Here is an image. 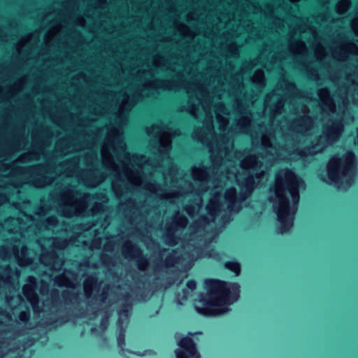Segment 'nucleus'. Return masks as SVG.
Returning <instances> with one entry per match:
<instances>
[{
  "label": "nucleus",
  "mask_w": 358,
  "mask_h": 358,
  "mask_svg": "<svg viewBox=\"0 0 358 358\" xmlns=\"http://www.w3.org/2000/svg\"><path fill=\"white\" fill-rule=\"evenodd\" d=\"M29 50H148L150 54V187H157V46H15Z\"/></svg>",
  "instance_id": "f257e3e1"
},
{
  "label": "nucleus",
  "mask_w": 358,
  "mask_h": 358,
  "mask_svg": "<svg viewBox=\"0 0 358 358\" xmlns=\"http://www.w3.org/2000/svg\"><path fill=\"white\" fill-rule=\"evenodd\" d=\"M204 292H200L195 300L194 310L200 315L213 317L228 310L229 306L237 302L241 296V285L218 278H208L203 281Z\"/></svg>",
  "instance_id": "f03ea898"
},
{
  "label": "nucleus",
  "mask_w": 358,
  "mask_h": 358,
  "mask_svg": "<svg viewBox=\"0 0 358 358\" xmlns=\"http://www.w3.org/2000/svg\"><path fill=\"white\" fill-rule=\"evenodd\" d=\"M356 157L352 151L347 152L343 158H334L327 168L326 182L339 187L343 182V178H346L345 184L351 183V176L355 173Z\"/></svg>",
  "instance_id": "7ed1b4c3"
},
{
  "label": "nucleus",
  "mask_w": 358,
  "mask_h": 358,
  "mask_svg": "<svg viewBox=\"0 0 358 358\" xmlns=\"http://www.w3.org/2000/svg\"><path fill=\"white\" fill-rule=\"evenodd\" d=\"M255 187L254 177L249 176L244 178L243 182L240 185L241 191L238 196L234 187L227 189L225 193V199L228 203V210L230 212H238L241 208V203L251 196Z\"/></svg>",
  "instance_id": "20e7f679"
},
{
  "label": "nucleus",
  "mask_w": 358,
  "mask_h": 358,
  "mask_svg": "<svg viewBox=\"0 0 358 358\" xmlns=\"http://www.w3.org/2000/svg\"><path fill=\"white\" fill-rule=\"evenodd\" d=\"M290 50L299 49V46H158V73L161 54L166 50Z\"/></svg>",
  "instance_id": "39448f33"
},
{
  "label": "nucleus",
  "mask_w": 358,
  "mask_h": 358,
  "mask_svg": "<svg viewBox=\"0 0 358 358\" xmlns=\"http://www.w3.org/2000/svg\"><path fill=\"white\" fill-rule=\"evenodd\" d=\"M195 333L188 332V335L178 340V349L175 350L176 358H201L196 343L192 338Z\"/></svg>",
  "instance_id": "423d86ee"
},
{
  "label": "nucleus",
  "mask_w": 358,
  "mask_h": 358,
  "mask_svg": "<svg viewBox=\"0 0 358 358\" xmlns=\"http://www.w3.org/2000/svg\"><path fill=\"white\" fill-rule=\"evenodd\" d=\"M159 13V6L158 5V14ZM158 45H299V43L294 42H241V43H215V42H165L159 34V23L158 22Z\"/></svg>",
  "instance_id": "0eeeda50"
},
{
  "label": "nucleus",
  "mask_w": 358,
  "mask_h": 358,
  "mask_svg": "<svg viewBox=\"0 0 358 358\" xmlns=\"http://www.w3.org/2000/svg\"><path fill=\"white\" fill-rule=\"evenodd\" d=\"M343 129V124L340 120L334 121L322 136V141H319L314 146L306 148V150L308 151V153L310 155H313L315 152H312L311 150L313 149L315 146L324 147L327 143L336 141L339 137Z\"/></svg>",
  "instance_id": "6e6552de"
},
{
  "label": "nucleus",
  "mask_w": 358,
  "mask_h": 358,
  "mask_svg": "<svg viewBox=\"0 0 358 358\" xmlns=\"http://www.w3.org/2000/svg\"><path fill=\"white\" fill-rule=\"evenodd\" d=\"M279 199V208L277 210L278 220L280 222L279 233L283 234L292 225V220L288 222L289 201L284 194H277Z\"/></svg>",
  "instance_id": "1a4fd4ad"
},
{
  "label": "nucleus",
  "mask_w": 358,
  "mask_h": 358,
  "mask_svg": "<svg viewBox=\"0 0 358 358\" xmlns=\"http://www.w3.org/2000/svg\"><path fill=\"white\" fill-rule=\"evenodd\" d=\"M285 178L287 181V189L294 202L297 203L299 200V192L298 180L294 172L288 168L283 170Z\"/></svg>",
  "instance_id": "9d476101"
},
{
  "label": "nucleus",
  "mask_w": 358,
  "mask_h": 358,
  "mask_svg": "<svg viewBox=\"0 0 358 358\" xmlns=\"http://www.w3.org/2000/svg\"><path fill=\"white\" fill-rule=\"evenodd\" d=\"M182 261V255L178 250H173L166 255L164 265L170 272L177 271Z\"/></svg>",
  "instance_id": "9b49d317"
},
{
  "label": "nucleus",
  "mask_w": 358,
  "mask_h": 358,
  "mask_svg": "<svg viewBox=\"0 0 358 358\" xmlns=\"http://www.w3.org/2000/svg\"><path fill=\"white\" fill-rule=\"evenodd\" d=\"M220 206V204L215 201H213L210 205L207 206L206 210L208 214L211 216L212 219H209L206 215H202L200 218L201 222L205 225H208L213 222V219L216 217L217 213L220 211L219 208Z\"/></svg>",
  "instance_id": "f8f14e48"
},
{
  "label": "nucleus",
  "mask_w": 358,
  "mask_h": 358,
  "mask_svg": "<svg viewBox=\"0 0 358 358\" xmlns=\"http://www.w3.org/2000/svg\"><path fill=\"white\" fill-rule=\"evenodd\" d=\"M187 224V219L182 215L178 213L173 217L172 222L167 227L175 231L183 229Z\"/></svg>",
  "instance_id": "ddd939ff"
},
{
  "label": "nucleus",
  "mask_w": 358,
  "mask_h": 358,
  "mask_svg": "<svg viewBox=\"0 0 358 358\" xmlns=\"http://www.w3.org/2000/svg\"><path fill=\"white\" fill-rule=\"evenodd\" d=\"M224 267L227 270L232 272L236 276L239 275L241 271V264L236 259L225 262Z\"/></svg>",
  "instance_id": "4468645a"
},
{
  "label": "nucleus",
  "mask_w": 358,
  "mask_h": 358,
  "mask_svg": "<svg viewBox=\"0 0 358 358\" xmlns=\"http://www.w3.org/2000/svg\"><path fill=\"white\" fill-rule=\"evenodd\" d=\"M176 231L171 229L167 227V233L165 236L164 242L170 247H174L177 245L178 241V237L176 235Z\"/></svg>",
  "instance_id": "2eb2a0df"
},
{
  "label": "nucleus",
  "mask_w": 358,
  "mask_h": 358,
  "mask_svg": "<svg viewBox=\"0 0 358 358\" xmlns=\"http://www.w3.org/2000/svg\"><path fill=\"white\" fill-rule=\"evenodd\" d=\"M98 285H99V283L97 282V278L94 276H91L85 280L84 291H85V296L87 298H90L91 296L92 287L93 286H96Z\"/></svg>",
  "instance_id": "dca6fc26"
},
{
  "label": "nucleus",
  "mask_w": 358,
  "mask_h": 358,
  "mask_svg": "<svg viewBox=\"0 0 358 358\" xmlns=\"http://www.w3.org/2000/svg\"><path fill=\"white\" fill-rule=\"evenodd\" d=\"M117 345L120 348V350L122 352H127L131 355H138L136 352H133L129 349H125V334L124 331L122 330L121 331L118 335L117 336Z\"/></svg>",
  "instance_id": "f3484780"
},
{
  "label": "nucleus",
  "mask_w": 358,
  "mask_h": 358,
  "mask_svg": "<svg viewBox=\"0 0 358 358\" xmlns=\"http://www.w3.org/2000/svg\"><path fill=\"white\" fill-rule=\"evenodd\" d=\"M148 264V259L141 255L139 256L136 260V266L140 271H144Z\"/></svg>",
  "instance_id": "a211bd4d"
},
{
  "label": "nucleus",
  "mask_w": 358,
  "mask_h": 358,
  "mask_svg": "<svg viewBox=\"0 0 358 358\" xmlns=\"http://www.w3.org/2000/svg\"><path fill=\"white\" fill-rule=\"evenodd\" d=\"M19 320L23 322L27 323L30 319V313L29 311H21L18 315Z\"/></svg>",
  "instance_id": "6ab92c4d"
},
{
  "label": "nucleus",
  "mask_w": 358,
  "mask_h": 358,
  "mask_svg": "<svg viewBox=\"0 0 358 358\" xmlns=\"http://www.w3.org/2000/svg\"><path fill=\"white\" fill-rule=\"evenodd\" d=\"M196 285L197 283L196 280L194 279L188 280L186 282V287L191 291H194L196 288Z\"/></svg>",
  "instance_id": "aec40b11"
},
{
  "label": "nucleus",
  "mask_w": 358,
  "mask_h": 358,
  "mask_svg": "<svg viewBox=\"0 0 358 358\" xmlns=\"http://www.w3.org/2000/svg\"><path fill=\"white\" fill-rule=\"evenodd\" d=\"M107 298V292H106L104 289L101 292L100 294V300L101 301H105L106 299Z\"/></svg>",
  "instance_id": "412c9836"
},
{
  "label": "nucleus",
  "mask_w": 358,
  "mask_h": 358,
  "mask_svg": "<svg viewBox=\"0 0 358 358\" xmlns=\"http://www.w3.org/2000/svg\"><path fill=\"white\" fill-rule=\"evenodd\" d=\"M134 250H136V248L130 245L125 248V255L130 254L131 252H133Z\"/></svg>",
  "instance_id": "4be33fe9"
},
{
  "label": "nucleus",
  "mask_w": 358,
  "mask_h": 358,
  "mask_svg": "<svg viewBox=\"0 0 358 358\" xmlns=\"http://www.w3.org/2000/svg\"><path fill=\"white\" fill-rule=\"evenodd\" d=\"M297 155L300 157H305L307 156V154L305 151H300L297 153Z\"/></svg>",
  "instance_id": "5701e85b"
},
{
  "label": "nucleus",
  "mask_w": 358,
  "mask_h": 358,
  "mask_svg": "<svg viewBox=\"0 0 358 358\" xmlns=\"http://www.w3.org/2000/svg\"><path fill=\"white\" fill-rule=\"evenodd\" d=\"M222 220L223 221H224V222H228L230 220L229 215H223L222 216Z\"/></svg>",
  "instance_id": "b1692460"
},
{
  "label": "nucleus",
  "mask_w": 358,
  "mask_h": 358,
  "mask_svg": "<svg viewBox=\"0 0 358 358\" xmlns=\"http://www.w3.org/2000/svg\"><path fill=\"white\" fill-rule=\"evenodd\" d=\"M157 145H158V158L159 157V147H160V141H159V138H158V143H157ZM159 167V164L158 163V168ZM159 173V171H158V173Z\"/></svg>",
  "instance_id": "393cba45"
},
{
  "label": "nucleus",
  "mask_w": 358,
  "mask_h": 358,
  "mask_svg": "<svg viewBox=\"0 0 358 358\" xmlns=\"http://www.w3.org/2000/svg\"><path fill=\"white\" fill-rule=\"evenodd\" d=\"M56 221H57V220H56V219H55V218H52V219H50V224H52V225H53V224H55V222Z\"/></svg>",
  "instance_id": "a878e982"
},
{
  "label": "nucleus",
  "mask_w": 358,
  "mask_h": 358,
  "mask_svg": "<svg viewBox=\"0 0 358 358\" xmlns=\"http://www.w3.org/2000/svg\"><path fill=\"white\" fill-rule=\"evenodd\" d=\"M122 313H128V310L127 309H124V308H122L120 311V314H122Z\"/></svg>",
  "instance_id": "bb28decb"
},
{
  "label": "nucleus",
  "mask_w": 358,
  "mask_h": 358,
  "mask_svg": "<svg viewBox=\"0 0 358 358\" xmlns=\"http://www.w3.org/2000/svg\"><path fill=\"white\" fill-rule=\"evenodd\" d=\"M159 250V247L158 246V250ZM157 258H158V267L159 266V253L158 252V256H157Z\"/></svg>",
  "instance_id": "cd10ccee"
},
{
  "label": "nucleus",
  "mask_w": 358,
  "mask_h": 358,
  "mask_svg": "<svg viewBox=\"0 0 358 358\" xmlns=\"http://www.w3.org/2000/svg\"><path fill=\"white\" fill-rule=\"evenodd\" d=\"M96 330V328H94V327H92V328H91V329H90L91 332H94Z\"/></svg>",
  "instance_id": "c85d7f7f"
},
{
  "label": "nucleus",
  "mask_w": 358,
  "mask_h": 358,
  "mask_svg": "<svg viewBox=\"0 0 358 358\" xmlns=\"http://www.w3.org/2000/svg\"><path fill=\"white\" fill-rule=\"evenodd\" d=\"M161 307H162L161 305H158V309H157L158 313H159Z\"/></svg>",
  "instance_id": "c756f323"
},
{
  "label": "nucleus",
  "mask_w": 358,
  "mask_h": 358,
  "mask_svg": "<svg viewBox=\"0 0 358 358\" xmlns=\"http://www.w3.org/2000/svg\"><path fill=\"white\" fill-rule=\"evenodd\" d=\"M69 294L71 295L73 297H76V294L73 293H68Z\"/></svg>",
  "instance_id": "7c9ffc66"
},
{
  "label": "nucleus",
  "mask_w": 358,
  "mask_h": 358,
  "mask_svg": "<svg viewBox=\"0 0 358 358\" xmlns=\"http://www.w3.org/2000/svg\"><path fill=\"white\" fill-rule=\"evenodd\" d=\"M124 306L126 308H129L131 306L129 304H124Z\"/></svg>",
  "instance_id": "2f4dec72"
},
{
  "label": "nucleus",
  "mask_w": 358,
  "mask_h": 358,
  "mask_svg": "<svg viewBox=\"0 0 358 358\" xmlns=\"http://www.w3.org/2000/svg\"><path fill=\"white\" fill-rule=\"evenodd\" d=\"M158 91L161 89V86L159 85V83L158 82V87H157Z\"/></svg>",
  "instance_id": "473e14b6"
},
{
  "label": "nucleus",
  "mask_w": 358,
  "mask_h": 358,
  "mask_svg": "<svg viewBox=\"0 0 358 358\" xmlns=\"http://www.w3.org/2000/svg\"><path fill=\"white\" fill-rule=\"evenodd\" d=\"M251 160H252L253 162H257L255 157L251 158Z\"/></svg>",
  "instance_id": "72a5a7b5"
},
{
  "label": "nucleus",
  "mask_w": 358,
  "mask_h": 358,
  "mask_svg": "<svg viewBox=\"0 0 358 358\" xmlns=\"http://www.w3.org/2000/svg\"><path fill=\"white\" fill-rule=\"evenodd\" d=\"M157 216H158V219L159 218V216H160V213L158 211V214H157Z\"/></svg>",
  "instance_id": "f704fd0d"
},
{
  "label": "nucleus",
  "mask_w": 358,
  "mask_h": 358,
  "mask_svg": "<svg viewBox=\"0 0 358 358\" xmlns=\"http://www.w3.org/2000/svg\"><path fill=\"white\" fill-rule=\"evenodd\" d=\"M157 229H158V231H159V229H160V225H159V223H158Z\"/></svg>",
  "instance_id": "c9c22d12"
},
{
  "label": "nucleus",
  "mask_w": 358,
  "mask_h": 358,
  "mask_svg": "<svg viewBox=\"0 0 358 358\" xmlns=\"http://www.w3.org/2000/svg\"><path fill=\"white\" fill-rule=\"evenodd\" d=\"M276 180H277L278 181L279 180V177H278V175L276 176Z\"/></svg>",
  "instance_id": "e433bc0d"
},
{
  "label": "nucleus",
  "mask_w": 358,
  "mask_h": 358,
  "mask_svg": "<svg viewBox=\"0 0 358 358\" xmlns=\"http://www.w3.org/2000/svg\"><path fill=\"white\" fill-rule=\"evenodd\" d=\"M260 177V175H256V178H258Z\"/></svg>",
  "instance_id": "4c0bfd02"
},
{
  "label": "nucleus",
  "mask_w": 358,
  "mask_h": 358,
  "mask_svg": "<svg viewBox=\"0 0 358 358\" xmlns=\"http://www.w3.org/2000/svg\"><path fill=\"white\" fill-rule=\"evenodd\" d=\"M157 198H158V201H159V199H160V196H159V194H158Z\"/></svg>",
  "instance_id": "58836bf2"
},
{
  "label": "nucleus",
  "mask_w": 358,
  "mask_h": 358,
  "mask_svg": "<svg viewBox=\"0 0 358 358\" xmlns=\"http://www.w3.org/2000/svg\"><path fill=\"white\" fill-rule=\"evenodd\" d=\"M66 294L65 293H63V296H64V298H66Z\"/></svg>",
  "instance_id": "ea45409f"
},
{
  "label": "nucleus",
  "mask_w": 358,
  "mask_h": 358,
  "mask_svg": "<svg viewBox=\"0 0 358 358\" xmlns=\"http://www.w3.org/2000/svg\"><path fill=\"white\" fill-rule=\"evenodd\" d=\"M157 189H158V191L159 190V185H158Z\"/></svg>",
  "instance_id": "a19ab883"
},
{
  "label": "nucleus",
  "mask_w": 358,
  "mask_h": 358,
  "mask_svg": "<svg viewBox=\"0 0 358 358\" xmlns=\"http://www.w3.org/2000/svg\"><path fill=\"white\" fill-rule=\"evenodd\" d=\"M157 128H158V129H159V124H158V126H157Z\"/></svg>",
  "instance_id": "79ce46f5"
},
{
  "label": "nucleus",
  "mask_w": 358,
  "mask_h": 358,
  "mask_svg": "<svg viewBox=\"0 0 358 358\" xmlns=\"http://www.w3.org/2000/svg\"><path fill=\"white\" fill-rule=\"evenodd\" d=\"M157 290H158V291L159 290V287L157 288Z\"/></svg>",
  "instance_id": "37998d69"
},
{
  "label": "nucleus",
  "mask_w": 358,
  "mask_h": 358,
  "mask_svg": "<svg viewBox=\"0 0 358 358\" xmlns=\"http://www.w3.org/2000/svg\"><path fill=\"white\" fill-rule=\"evenodd\" d=\"M126 358H129V357H126Z\"/></svg>",
  "instance_id": "c03bdc74"
}]
</instances>
